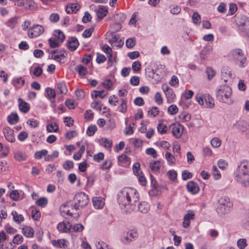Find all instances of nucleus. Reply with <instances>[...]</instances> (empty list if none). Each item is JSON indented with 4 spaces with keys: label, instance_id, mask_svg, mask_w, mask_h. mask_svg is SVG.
<instances>
[{
    "label": "nucleus",
    "instance_id": "obj_1",
    "mask_svg": "<svg viewBox=\"0 0 249 249\" xmlns=\"http://www.w3.org/2000/svg\"><path fill=\"white\" fill-rule=\"evenodd\" d=\"M139 194L134 188L126 187L123 189L118 195V202L122 208H125L126 212L137 210L144 213L148 212L150 206L146 202L139 203Z\"/></svg>",
    "mask_w": 249,
    "mask_h": 249
},
{
    "label": "nucleus",
    "instance_id": "obj_2",
    "mask_svg": "<svg viewBox=\"0 0 249 249\" xmlns=\"http://www.w3.org/2000/svg\"><path fill=\"white\" fill-rule=\"evenodd\" d=\"M234 178L242 187H249V161L243 160L238 164Z\"/></svg>",
    "mask_w": 249,
    "mask_h": 249
},
{
    "label": "nucleus",
    "instance_id": "obj_3",
    "mask_svg": "<svg viewBox=\"0 0 249 249\" xmlns=\"http://www.w3.org/2000/svg\"><path fill=\"white\" fill-rule=\"evenodd\" d=\"M74 205L71 206V209H67L68 205H63L61 206V212L66 213L67 215L72 216L76 214L77 210L86 206L89 203L88 196L84 193H79L75 195Z\"/></svg>",
    "mask_w": 249,
    "mask_h": 249
},
{
    "label": "nucleus",
    "instance_id": "obj_4",
    "mask_svg": "<svg viewBox=\"0 0 249 249\" xmlns=\"http://www.w3.org/2000/svg\"><path fill=\"white\" fill-rule=\"evenodd\" d=\"M215 92L216 98L219 102L228 105L233 103V101L231 98L232 90L229 86L226 85L219 86L217 87Z\"/></svg>",
    "mask_w": 249,
    "mask_h": 249
},
{
    "label": "nucleus",
    "instance_id": "obj_5",
    "mask_svg": "<svg viewBox=\"0 0 249 249\" xmlns=\"http://www.w3.org/2000/svg\"><path fill=\"white\" fill-rule=\"evenodd\" d=\"M229 57L239 67L244 68L247 65L246 56L241 49H235L232 50L229 53Z\"/></svg>",
    "mask_w": 249,
    "mask_h": 249
},
{
    "label": "nucleus",
    "instance_id": "obj_6",
    "mask_svg": "<svg viewBox=\"0 0 249 249\" xmlns=\"http://www.w3.org/2000/svg\"><path fill=\"white\" fill-rule=\"evenodd\" d=\"M218 203L216 211L218 214L223 215L230 212L232 204L228 197H221L218 200Z\"/></svg>",
    "mask_w": 249,
    "mask_h": 249
},
{
    "label": "nucleus",
    "instance_id": "obj_7",
    "mask_svg": "<svg viewBox=\"0 0 249 249\" xmlns=\"http://www.w3.org/2000/svg\"><path fill=\"white\" fill-rule=\"evenodd\" d=\"M235 22L238 30L245 36L249 37V18L245 16L236 17Z\"/></svg>",
    "mask_w": 249,
    "mask_h": 249
},
{
    "label": "nucleus",
    "instance_id": "obj_8",
    "mask_svg": "<svg viewBox=\"0 0 249 249\" xmlns=\"http://www.w3.org/2000/svg\"><path fill=\"white\" fill-rule=\"evenodd\" d=\"M196 100L200 105H203L205 101L208 108H213L214 107V100L209 94L203 95L200 93H197L196 95Z\"/></svg>",
    "mask_w": 249,
    "mask_h": 249
},
{
    "label": "nucleus",
    "instance_id": "obj_9",
    "mask_svg": "<svg viewBox=\"0 0 249 249\" xmlns=\"http://www.w3.org/2000/svg\"><path fill=\"white\" fill-rule=\"evenodd\" d=\"M139 234L136 229L128 231L126 233L121 236V240L124 244H128L131 242L136 240L138 237Z\"/></svg>",
    "mask_w": 249,
    "mask_h": 249
},
{
    "label": "nucleus",
    "instance_id": "obj_10",
    "mask_svg": "<svg viewBox=\"0 0 249 249\" xmlns=\"http://www.w3.org/2000/svg\"><path fill=\"white\" fill-rule=\"evenodd\" d=\"M44 32V28L41 25H34L28 31V36L30 38L37 37L42 34Z\"/></svg>",
    "mask_w": 249,
    "mask_h": 249
},
{
    "label": "nucleus",
    "instance_id": "obj_11",
    "mask_svg": "<svg viewBox=\"0 0 249 249\" xmlns=\"http://www.w3.org/2000/svg\"><path fill=\"white\" fill-rule=\"evenodd\" d=\"M161 89L165 94L167 102L169 104L174 102L176 96L173 89L166 84L162 85Z\"/></svg>",
    "mask_w": 249,
    "mask_h": 249
},
{
    "label": "nucleus",
    "instance_id": "obj_12",
    "mask_svg": "<svg viewBox=\"0 0 249 249\" xmlns=\"http://www.w3.org/2000/svg\"><path fill=\"white\" fill-rule=\"evenodd\" d=\"M235 77V74L228 68H223L221 70V78L225 82H231Z\"/></svg>",
    "mask_w": 249,
    "mask_h": 249
},
{
    "label": "nucleus",
    "instance_id": "obj_13",
    "mask_svg": "<svg viewBox=\"0 0 249 249\" xmlns=\"http://www.w3.org/2000/svg\"><path fill=\"white\" fill-rule=\"evenodd\" d=\"M50 54L51 58L58 62H60L67 55L66 52L62 50H53L50 52Z\"/></svg>",
    "mask_w": 249,
    "mask_h": 249
},
{
    "label": "nucleus",
    "instance_id": "obj_14",
    "mask_svg": "<svg viewBox=\"0 0 249 249\" xmlns=\"http://www.w3.org/2000/svg\"><path fill=\"white\" fill-rule=\"evenodd\" d=\"M172 133L176 138H179L182 135L183 131V126L179 124H175L170 126Z\"/></svg>",
    "mask_w": 249,
    "mask_h": 249
},
{
    "label": "nucleus",
    "instance_id": "obj_15",
    "mask_svg": "<svg viewBox=\"0 0 249 249\" xmlns=\"http://www.w3.org/2000/svg\"><path fill=\"white\" fill-rule=\"evenodd\" d=\"M233 127L238 131L245 132L249 130V124L244 120H239L234 124Z\"/></svg>",
    "mask_w": 249,
    "mask_h": 249
},
{
    "label": "nucleus",
    "instance_id": "obj_16",
    "mask_svg": "<svg viewBox=\"0 0 249 249\" xmlns=\"http://www.w3.org/2000/svg\"><path fill=\"white\" fill-rule=\"evenodd\" d=\"M71 228V225L69 222L67 221L60 222L57 226V229L60 232H68L70 231Z\"/></svg>",
    "mask_w": 249,
    "mask_h": 249
},
{
    "label": "nucleus",
    "instance_id": "obj_17",
    "mask_svg": "<svg viewBox=\"0 0 249 249\" xmlns=\"http://www.w3.org/2000/svg\"><path fill=\"white\" fill-rule=\"evenodd\" d=\"M4 135L6 139L10 142H13L15 141L14 131L10 127H5L3 131Z\"/></svg>",
    "mask_w": 249,
    "mask_h": 249
},
{
    "label": "nucleus",
    "instance_id": "obj_18",
    "mask_svg": "<svg viewBox=\"0 0 249 249\" xmlns=\"http://www.w3.org/2000/svg\"><path fill=\"white\" fill-rule=\"evenodd\" d=\"M108 42L113 47L120 48L124 44V41L120 38V36L118 35L113 36L112 38L108 40Z\"/></svg>",
    "mask_w": 249,
    "mask_h": 249
},
{
    "label": "nucleus",
    "instance_id": "obj_19",
    "mask_svg": "<svg viewBox=\"0 0 249 249\" xmlns=\"http://www.w3.org/2000/svg\"><path fill=\"white\" fill-rule=\"evenodd\" d=\"M68 48L71 51H75L79 45V42L75 37L70 38L67 43Z\"/></svg>",
    "mask_w": 249,
    "mask_h": 249
},
{
    "label": "nucleus",
    "instance_id": "obj_20",
    "mask_svg": "<svg viewBox=\"0 0 249 249\" xmlns=\"http://www.w3.org/2000/svg\"><path fill=\"white\" fill-rule=\"evenodd\" d=\"M187 189L188 192L192 194H196L199 191V188L196 183L193 181H190L187 184Z\"/></svg>",
    "mask_w": 249,
    "mask_h": 249
},
{
    "label": "nucleus",
    "instance_id": "obj_21",
    "mask_svg": "<svg viewBox=\"0 0 249 249\" xmlns=\"http://www.w3.org/2000/svg\"><path fill=\"white\" fill-rule=\"evenodd\" d=\"M118 161L119 165L126 167L130 164V158L126 155L122 154L118 157Z\"/></svg>",
    "mask_w": 249,
    "mask_h": 249
},
{
    "label": "nucleus",
    "instance_id": "obj_22",
    "mask_svg": "<svg viewBox=\"0 0 249 249\" xmlns=\"http://www.w3.org/2000/svg\"><path fill=\"white\" fill-rule=\"evenodd\" d=\"M53 246L56 248L65 249L68 247L69 243L64 239L53 240L52 241Z\"/></svg>",
    "mask_w": 249,
    "mask_h": 249
},
{
    "label": "nucleus",
    "instance_id": "obj_23",
    "mask_svg": "<svg viewBox=\"0 0 249 249\" xmlns=\"http://www.w3.org/2000/svg\"><path fill=\"white\" fill-rule=\"evenodd\" d=\"M93 204L96 209H102L105 205L104 199L101 197H94L92 198Z\"/></svg>",
    "mask_w": 249,
    "mask_h": 249
},
{
    "label": "nucleus",
    "instance_id": "obj_24",
    "mask_svg": "<svg viewBox=\"0 0 249 249\" xmlns=\"http://www.w3.org/2000/svg\"><path fill=\"white\" fill-rule=\"evenodd\" d=\"M22 234L27 238H32L34 235V229L28 226H24L22 229Z\"/></svg>",
    "mask_w": 249,
    "mask_h": 249
},
{
    "label": "nucleus",
    "instance_id": "obj_25",
    "mask_svg": "<svg viewBox=\"0 0 249 249\" xmlns=\"http://www.w3.org/2000/svg\"><path fill=\"white\" fill-rule=\"evenodd\" d=\"M96 13L98 18L100 19H102L108 13L107 8L104 6H100L96 10Z\"/></svg>",
    "mask_w": 249,
    "mask_h": 249
},
{
    "label": "nucleus",
    "instance_id": "obj_26",
    "mask_svg": "<svg viewBox=\"0 0 249 249\" xmlns=\"http://www.w3.org/2000/svg\"><path fill=\"white\" fill-rule=\"evenodd\" d=\"M80 6L77 3H70L66 8V11L68 14L76 13L79 10Z\"/></svg>",
    "mask_w": 249,
    "mask_h": 249
},
{
    "label": "nucleus",
    "instance_id": "obj_27",
    "mask_svg": "<svg viewBox=\"0 0 249 249\" xmlns=\"http://www.w3.org/2000/svg\"><path fill=\"white\" fill-rule=\"evenodd\" d=\"M18 102L19 103V108L21 112L26 113L29 110L30 106L28 103L24 102L21 98L18 99Z\"/></svg>",
    "mask_w": 249,
    "mask_h": 249
},
{
    "label": "nucleus",
    "instance_id": "obj_28",
    "mask_svg": "<svg viewBox=\"0 0 249 249\" xmlns=\"http://www.w3.org/2000/svg\"><path fill=\"white\" fill-rule=\"evenodd\" d=\"M162 163L159 160H156L151 162L149 163V167L153 172H158L162 166Z\"/></svg>",
    "mask_w": 249,
    "mask_h": 249
},
{
    "label": "nucleus",
    "instance_id": "obj_29",
    "mask_svg": "<svg viewBox=\"0 0 249 249\" xmlns=\"http://www.w3.org/2000/svg\"><path fill=\"white\" fill-rule=\"evenodd\" d=\"M24 79H23L21 77L15 78L12 80V84L16 89L21 88L24 85Z\"/></svg>",
    "mask_w": 249,
    "mask_h": 249
},
{
    "label": "nucleus",
    "instance_id": "obj_30",
    "mask_svg": "<svg viewBox=\"0 0 249 249\" xmlns=\"http://www.w3.org/2000/svg\"><path fill=\"white\" fill-rule=\"evenodd\" d=\"M102 50L104 53L108 54L107 57H108L109 61L113 62L115 60V57L113 56L112 53V50L111 48L107 45H105L103 47Z\"/></svg>",
    "mask_w": 249,
    "mask_h": 249
},
{
    "label": "nucleus",
    "instance_id": "obj_31",
    "mask_svg": "<svg viewBox=\"0 0 249 249\" xmlns=\"http://www.w3.org/2000/svg\"><path fill=\"white\" fill-rule=\"evenodd\" d=\"M53 36H55V38L57 39L60 43H62L65 38L64 34L59 30L54 31Z\"/></svg>",
    "mask_w": 249,
    "mask_h": 249
},
{
    "label": "nucleus",
    "instance_id": "obj_32",
    "mask_svg": "<svg viewBox=\"0 0 249 249\" xmlns=\"http://www.w3.org/2000/svg\"><path fill=\"white\" fill-rule=\"evenodd\" d=\"M58 129V125L56 123L49 124L46 126V130L49 133L56 132Z\"/></svg>",
    "mask_w": 249,
    "mask_h": 249
},
{
    "label": "nucleus",
    "instance_id": "obj_33",
    "mask_svg": "<svg viewBox=\"0 0 249 249\" xmlns=\"http://www.w3.org/2000/svg\"><path fill=\"white\" fill-rule=\"evenodd\" d=\"M11 214L13 216L14 221L18 224L21 223L24 220L23 216L21 214H18L16 211H13Z\"/></svg>",
    "mask_w": 249,
    "mask_h": 249
},
{
    "label": "nucleus",
    "instance_id": "obj_34",
    "mask_svg": "<svg viewBox=\"0 0 249 249\" xmlns=\"http://www.w3.org/2000/svg\"><path fill=\"white\" fill-rule=\"evenodd\" d=\"M27 157L26 154L21 151H17L14 154L15 159L19 161L25 160L26 159Z\"/></svg>",
    "mask_w": 249,
    "mask_h": 249
},
{
    "label": "nucleus",
    "instance_id": "obj_35",
    "mask_svg": "<svg viewBox=\"0 0 249 249\" xmlns=\"http://www.w3.org/2000/svg\"><path fill=\"white\" fill-rule=\"evenodd\" d=\"M212 50L211 46L204 47L200 53V57L202 59H205L209 55Z\"/></svg>",
    "mask_w": 249,
    "mask_h": 249
},
{
    "label": "nucleus",
    "instance_id": "obj_36",
    "mask_svg": "<svg viewBox=\"0 0 249 249\" xmlns=\"http://www.w3.org/2000/svg\"><path fill=\"white\" fill-rule=\"evenodd\" d=\"M8 122L11 124H16L18 121V116L17 113H11L7 118Z\"/></svg>",
    "mask_w": 249,
    "mask_h": 249
},
{
    "label": "nucleus",
    "instance_id": "obj_37",
    "mask_svg": "<svg viewBox=\"0 0 249 249\" xmlns=\"http://www.w3.org/2000/svg\"><path fill=\"white\" fill-rule=\"evenodd\" d=\"M158 71L152 70L151 71L152 79L154 80V82L155 83H158L160 81L161 77L158 73Z\"/></svg>",
    "mask_w": 249,
    "mask_h": 249
},
{
    "label": "nucleus",
    "instance_id": "obj_38",
    "mask_svg": "<svg viewBox=\"0 0 249 249\" xmlns=\"http://www.w3.org/2000/svg\"><path fill=\"white\" fill-rule=\"evenodd\" d=\"M121 101V103L118 107V109L120 112L124 113L127 111L126 100L122 98Z\"/></svg>",
    "mask_w": 249,
    "mask_h": 249
},
{
    "label": "nucleus",
    "instance_id": "obj_39",
    "mask_svg": "<svg viewBox=\"0 0 249 249\" xmlns=\"http://www.w3.org/2000/svg\"><path fill=\"white\" fill-rule=\"evenodd\" d=\"M237 246L239 249H244L248 246L247 240L245 238H241L237 240Z\"/></svg>",
    "mask_w": 249,
    "mask_h": 249
},
{
    "label": "nucleus",
    "instance_id": "obj_40",
    "mask_svg": "<svg viewBox=\"0 0 249 249\" xmlns=\"http://www.w3.org/2000/svg\"><path fill=\"white\" fill-rule=\"evenodd\" d=\"M178 118L180 121L185 122L189 121L191 119V116L186 112H182L179 115Z\"/></svg>",
    "mask_w": 249,
    "mask_h": 249
},
{
    "label": "nucleus",
    "instance_id": "obj_41",
    "mask_svg": "<svg viewBox=\"0 0 249 249\" xmlns=\"http://www.w3.org/2000/svg\"><path fill=\"white\" fill-rule=\"evenodd\" d=\"M35 6V3L32 0H25V5L23 6V7L26 10H32L34 9Z\"/></svg>",
    "mask_w": 249,
    "mask_h": 249
},
{
    "label": "nucleus",
    "instance_id": "obj_42",
    "mask_svg": "<svg viewBox=\"0 0 249 249\" xmlns=\"http://www.w3.org/2000/svg\"><path fill=\"white\" fill-rule=\"evenodd\" d=\"M94 92L95 94H91V96L93 98H97L100 97L101 98H105L107 94V93H105V91L104 90H100V91H96L94 90Z\"/></svg>",
    "mask_w": 249,
    "mask_h": 249
},
{
    "label": "nucleus",
    "instance_id": "obj_43",
    "mask_svg": "<svg viewBox=\"0 0 249 249\" xmlns=\"http://www.w3.org/2000/svg\"><path fill=\"white\" fill-rule=\"evenodd\" d=\"M57 89L61 94H66L67 92V89L64 83H58L56 85Z\"/></svg>",
    "mask_w": 249,
    "mask_h": 249
},
{
    "label": "nucleus",
    "instance_id": "obj_44",
    "mask_svg": "<svg viewBox=\"0 0 249 249\" xmlns=\"http://www.w3.org/2000/svg\"><path fill=\"white\" fill-rule=\"evenodd\" d=\"M212 174L215 179H219L221 178V174L216 165L213 166Z\"/></svg>",
    "mask_w": 249,
    "mask_h": 249
},
{
    "label": "nucleus",
    "instance_id": "obj_45",
    "mask_svg": "<svg viewBox=\"0 0 249 249\" xmlns=\"http://www.w3.org/2000/svg\"><path fill=\"white\" fill-rule=\"evenodd\" d=\"M102 145L106 148H111L112 145V142L107 138H103L101 140Z\"/></svg>",
    "mask_w": 249,
    "mask_h": 249
},
{
    "label": "nucleus",
    "instance_id": "obj_46",
    "mask_svg": "<svg viewBox=\"0 0 249 249\" xmlns=\"http://www.w3.org/2000/svg\"><path fill=\"white\" fill-rule=\"evenodd\" d=\"M17 23V18L16 17H14L10 18L9 20L6 22V25L10 28L13 29L16 26Z\"/></svg>",
    "mask_w": 249,
    "mask_h": 249
},
{
    "label": "nucleus",
    "instance_id": "obj_47",
    "mask_svg": "<svg viewBox=\"0 0 249 249\" xmlns=\"http://www.w3.org/2000/svg\"><path fill=\"white\" fill-rule=\"evenodd\" d=\"M50 46L52 48L58 47L59 46L60 42L55 38H50L48 40Z\"/></svg>",
    "mask_w": 249,
    "mask_h": 249
},
{
    "label": "nucleus",
    "instance_id": "obj_48",
    "mask_svg": "<svg viewBox=\"0 0 249 249\" xmlns=\"http://www.w3.org/2000/svg\"><path fill=\"white\" fill-rule=\"evenodd\" d=\"M48 154V151L45 149L37 151L35 154V158L36 159H41L43 156H46Z\"/></svg>",
    "mask_w": 249,
    "mask_h": 249
},
{
    "label": "nucleus",
    "instance_id": "obj_49",
    "mask_svg": "<svg viewBox=\"0 0 249 249\" xmlns=\"http://www.w3.org/2000/svg\"><path fill=\"white\" fill-rule=\"evenodd\" d=\"M96 247L97 249H112L107 243L103 241L98 242L96 244Z\"/></svg>",
    "mask_w": 249,
    "mask_h": 249
},
{
    "label": "nucleus",
    "instance_id": "obj_50",
    "mask_svg": "<svg viewBox=\"0 0 249 249\" xmlns=\"http://www.w3.org/2000/svg\"><path fill=\"white\" fill-rule=\"evenodd\" d=\"M178 111V107L175 105H171L167 108V111L170 115H174Z\"/></svg>",
    "mask_w": 249,
    "mask_h": 249
},
{
    "label": "nucleus",
    "instance_id": "obj_51",
    "mask_svg": "<svg viewBox=\"0 0 249 249\" xmlns=\"http://www.w3.org/2000/svg\"><path fill=\"white\" fill-rule=\"evenodd\" d=\"M97 130V128L96 125H89L87 130V134L89 136H92L94 134Z\"/></svg>",
    "mask_w": 249,
    "mask_h": 249
},
{
    "label": "nucleus",
    "instance_id": "obj_52",
    "mask_svg": "<svg viewBox=\"0 0 249 249\" xmlns=\"http://www.w3.org/2000/svg\"><path fill=\"white\" fill-rule=\"evenodd\" d=\"M221 141L218 138H213L211 142L212 146L214 148H217L221 145Z\"/></svg>",
    "mask_w": 249,
    "mask_h": 249
},
{
    "label": "nucleus",
    "instance_id": "obj_53",
    "mask_svg": "<svg viewBox=\"0 0 249 249\" xmlns=\"http://www.w3.org/2000/svg\"><path fill=\"white\" fill-rule=\"evenodd\" d=\"M48 203V199L46 197H41L36 201V204L41 207H44Z\"/></svg>",
    "mask_w": 249,
    "mask_h": 249
},
{
    "label": "nucleus",
    "instance_id": "obj_54",
    "mask_svg": "<svg viewBox=\"0 0 249 249\" xmlns=\"http://www.w3.org/2000/svg\"><path fill=\"white\" fill-rule=\"evenodd\" d=\"M133 170L134 174L136 176L140 175L142 173L140 170V164L138 162H136L133 164Z\"/></svg>",
    "mask_w": 249,
    "mask_h": 249
},
{
    "label": "nucleus",
    "instance_id": "obj_55",
    "mask_svg": "<svg viewBox=\"0 0 249 249\" xmlns=\"http://www.w3.org/2000/svg\"><path fill=\"white\" fill-rule=\"evenodd\" d=\"M165 157L169 163L171 164H174L175 163L176 159L171 153L169 152H166Z\"/></svg>",
    "mask_w": 249,
    "mask_h": 249
},
{
    "label": "nucleus",
    "instance_id": "obj_56",
    "mask_svg": "<svg viewBox=\"0 0 249 249\" xmlns=\"http://www.w3.org/2000/svg\"><path fill=\"white\" fill-rule=\"evenodd\" d=\"M136 44V39L135 38H129L125 42V45L127 48H132Z\"/></svg>",
    "mask_w": 249,
    "mask_h": 249
},
{
    "label": "nucleus",
    "instance_id": "obj_57",
    "mask_svg": "<svg viewBox=\"0 0 249 249\" xmlns=\"http://www.w3.org/2000/svg\"><path fill=\"white\" fill-rule=\"evenodd\" d=\"M154 99L156 102V103L159 105H161L163 103V99L161 97V94L159 92H157L155 93V96H154Z\"/></svg>",
    "mask_w": 249,
    "mask_h": 249
},
{
    "label": "nucleus",
    "instance_id": "obj_58",
    "mask_svg": "<svg viewBox=\"0 0 249 249\" xmlns=\"http://www.w3.org/2000/svg\"><path fill=\"white\" fill-rule=\"evenodd\" d=\"M193 23L195 24H199L201 22V17L199 14L196 12L194 13L192 16Z\"/></svg>",
    "mask_w": 249,
    "mask_h": 249
},
{
    "label": "nucleus",
    "instance_id": "obj_59",
    "mask_svg": "<svg viewBox=\"0 0 249 249\" xmlns=\"http://www.w3.org/2000/svg\"><path fill=\"white\" fill-rule=\"evenodd\" d=\"M145 153L148 155L151 156L153 158H156L158 156L156 151L154 148L151 147L146 149Z\"/></svg>",
    "mask_w": 249,
    "mask_h": 249
},
{
    "label": "nucleus",
    "instance_id": "obj_60",
    "mask_svg": "<svg viewBox=\"0 0 249 249\" xmlns=\"http://www.w3.org/2000/svg\"><path fill=\"white\" fill-rule=\"evenodd\" d=\"M84 226L81 224H76L73 225L71 228L72 231L75 232H81L84 230Z\"/></svg>",
    "mask_w": 249,
    "mask_h": 249
},
{
    "label": "nucleus",
    "instance_id": "obj_61",
    "mask_svg": "<svg viewBox=\"0 0 249 249\" xmlns=\"http://www.w3.org/2000/svg\"><path fill=\"white\" fill-rule=\"evenodd\" d=\"M206 73L209 80H211L215 74V71L211 68H207L206 70Z\"/></svg>",
    "mask_w": 249,
    "mask_h": 249
},
{
    "label": "nucleus",
    "instance_id": "obj_62",
    "mask_svg": "<svg viewBox=\"0 0 249 249\" xmlns=\"http://www.w3.org/2000/svg\"><path fill=\"white\" fill-rule=\"evenodd\" d=\"M158 132L160 134L165 133L167 130V126L163 123H160L157 126Z\"/></svg>",
    "mask_w": 249,
    "mask_h": 249
},
{
    "label": "nucleus",
    "instance_id": "obj_63",
    "mask_svg": "<svg viewBox=\"0 0 249 249\" xmlns=\"http://www.w3.org/2000/svg\"><path fill=\"white\" fill-rule=\"evenodd\" d=\"M46 92L48 98H54L55 97V92L53 89L47 88L46 89Z\"/></svg>",
    "mask_w": 249,
    "mask_h": 249
},
{
    "label": "nucleus",
    "instance_id": "obj_64",
    "mask_svg": "<svg viewBox=\"0 0 249 249\" xmlns=\"http://www.w3.org/2000/svg\"><path fill=\"white\" fill-rule=\"evenodd\" d=\"M217 165L219 168L224 170L226 169L228 163L225 160L221 159L218 160Z\"/></svg>",
    "mask_w": 249,
    "mask_h": 249
}]
</instances>
